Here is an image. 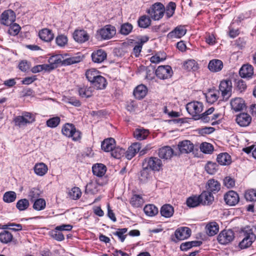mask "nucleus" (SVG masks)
Wrapping results in <instances>:
<instances>
[{"instance_id":"nucleus-1","label":"nucleus","mask_w":256,"mask_h":256,"mask_svg":"<svg viewBox=\"0 0 256 256\" xmlns=\"http://www.w3.org/2000/svg\"><path fill=\"white\" fill-rule=\"evenodd\" d=\"M242 231L244 238L240 242L239 246L241 249H244L252 245L256 240V236L252 228L250 226H246Z\"/></svg>"},{"instance_id":"nucleus-2","label":"nucleus","mask_w":256,"mask_h":256,"mask_svg":"<svg viewBox=\"0 0 256 256\" xmlns=\"http://www.w3.org/2000/svg\"><path fill=\"white\" fill-rule=\"evenodd\" d=\"M203 108V104L198 101L189 102L186 105L188 112L194 120H200V114L202 111Z\"/></svg>"},{"instance_id":"nucleus-3","label":"nucleus","mask_w":256,"mask_h":256,"mask_svg":"<svg viewBox=\"0 0 256 256\" xmlns=\"http://www.w3.org/2000/svg\"><path fill=\"white\" fill-rule=\"evenodd\" d=\"M62 132L64 136L72 138V140L76 141L81 138V133L77 130L73 124L67 123L62 127Z\"/></svg>"},{"instance_id":"nucleus-4","label":"nucleus","mask_w":256,"mask_h":256,"mask_svg":"<svg viewBox=\"0 0 256 256\" xmlns=\"http://www.w3.org/2000/svg\"><path fill=\"white\" fill-rule=\"evenodd\" d=\"M146 12L154 20H159L164 16V7L160 2H157L146 10Z\"/></svg>"},{"instance_id":"nucleus-5","label":"nucleus","mask_w":256,"mask_h":256,"mask_svg":"<svg viewBox=\"0 0 256 256\" xmlns=\"http://www.w3.org/2000/svg\"><path fill=\"white\" fill-rule=\"evenodd\" d=\"M219 90L221 92L223 100H226L232 96V82L230 80L221 81L219 86Z\"/></svg>"},{"instance_id":"nucleus-6","label":"nucleus","mask_w":256,"mask_h":256,"mask_svg":"<svg viewBox=\"0 0 256 256\" xmlns=\"http://www.w3.org/2000/svg\"><path fill=\"white\" fill-rule=\"evenodd\" d=\"M146 164V166L150 170L154 171H160L162 167V160L154 156H151L144 159V162H143V166Z\"/></svg>"},{"instance_id":"nucleus-7","label":"nucleus","mask_w":256,"mask_h":256,"mask_svg":"<svg viewBox=\"0 0 256 256\" xmlns=\"http://www.w3.org/2000/svg\"><path fill=\"white\" fill-rule=\"evenodd\" d=\"M234 238V234L231 230H224L222 231L218 236V240L222 244H226L232 242Z\"/></svg>"},{"instance_id":"nucleus-8","label":"nucleus","mask_w":256,"mask_h":256,"mask_svg":"<svg viewBox=\"0 0 256 256\" xmlns=\"http://www.w3.org/2000/svg\"><path fill=\"white\" fill-rule=\"evenodd\" d=\"M16 20V14L11 10L4 11L1 14L0 22L4 26H8Z\"/></svg>"},{"instance_id":"nucleus-9","label":"nucleus","mask_w":256,"mask_h":256,"mask_svg":"<svg viewBox=\"0 0 256 256\" xmlns=\"http://www.w3.org/2000/svg\"><path fill=\"white\" fill-rule=\"evenodd\" d=\"M172 74V68L168 65L159 66L156 70V74L160 79L164 80L170 78Z\"/></svg>"},{"instance_id":"nucleus-10","label":"nucleus","mask_w":256,"mask_h":256,"mask_svg":"<svg viewBox=\"0 0 256 256\" xmlns=\"http://www.w3.org/2000/svg\"><path fill=\"white\" fill-rule=\"evenodd\" d=\"M194 144L188 140H184L178 142L176 149L178 150V154H188L194 150Z\"/></svg>"},{"instance_id":"nucleus-11","label":"nucleus","mask_w":256,"mask_h":256,"mask_svg":"<svg viewBox=\"0 0 256 256\" xmlns=\"http://www.w3.org/2000/svg\"><path fill=\"white\" fill-rule=\"evenodd\" d=\"M224 200L227 204L232 206L238 202L240 198L236 192L230 190L224 194Z\"/></svg>"},{"instance_id":"nucleus-12","label":"nucleus","mask_w":256,"mask_h":256,"mask_svg":"<svg viewBox=\"0 0 256 256\" xmlns=\"http://www.w3.org/2000/svg\"><path fill=\"white\" fill-rule=\"evenodd\" d=\"M191 230L188 227H180L176 229L174 235L178 240H182L188 238L191 235Z\"/></svg>"},{"instance_id":"nucleus-13","label":"nucleus","mask_w":256,"mask_h":256,"mask_svg":"<svg viewBox=\"0 0 256 256\" xmlns=\"http://www.w3.org/2000/svg\"><path fill=\"white\" fill-rule=\"evenodd\" d=\"M107 54L102 49L94 50L91 54L92 62L100 64L106 58Z\"/></svg>"},{"instance_id":"nucleus-14","label":"nucleus","mask_w":256,"mask_h":256,"mask_svg":"<svg viewBox=\"0 0 256 256\" xmlns=\"http://www.w3.org/2000/svg\"><path fill=\"white\" fill-rule=\"evenodd\" d=\"M201 204L210 206L214 201L213 194L209 191L204 190L199 195Z\"/></svg>"},{"instance_id":"nucleus-15","label":"nucleus","mask_w":256,"mask_h":256,"mask_svg":"<svg viewBox=\"0 0 256 256\" xmlns=\"http://www.w3.org/2000/svg\"><path fill=\"white\" fill-rule=\"evenodd\" d=\"M73 38L75 41L78 43H84L89 40L90 36L88 32L84 30H76L73 34Z\"/></svg>"},{"instance_id":"nucleus-16","label":"nucleus","mask_w":256,"mask_h":256,"mask_svg":"<svg viewBox=\"0 0 256 256\" xmlns=\"http://www.w3.org/2000/svg\"><path fill=\"white\" fill-rule=\"evenodd\" d=\"M173 154H174V150L169 146H164L158 150V156L162 159H170Z\"/></svg>"},{"instance_id":"nucleus-17","label":"nucleus","mask_w":256,"mask_h":256,"mask_svg":"<svg viewBox=\"0 0 256 256\" xmlns=\"http://www.w3.org/2000/svg\"><path fill=\"white\" fill-rule=\"evenodd\" d=\"M111 25H106L97 31L96 38L99 40H106L111 37Z\"/></svg>"},{"instance_id":"nucleus-18","label":"nucleus","mask_w":256,"mask_h":256,"mask_svg":"<svg viewBox=\"0 0 256 256\" xmlns=\"http://www.w3.org/2000/svg\"><path fill=\"white\" fill-rule=\"evenodd\" d=\"M236 121L240 126H247L252 121V117L247 113H240L236 116Z\"/></svg>"},{"instance_id":"nucleus-19","label":"nucleus","mask_w":256,"mask_h":256,"mask_svg":"<svg viewBox=\"0 0 256 256\" xmlns=\"http://www.w3.org/2000/svg\"><path fill=\"white\" fill-rule=\"evenodd\" d=\"M186 30L184 26H176L173 30L168 34V38H181L186 34Z\"/></svg>"},{"instance_id":"nucleus-20","label":"nucleus","mask_w":256,"mask_h":256,"mask_svg":"<svg viewBox=\"0 0 256 256\" xmlns=\"http://www.w3.org/2000/svg\"><path fill=\"white\" fill-rule=\"evenodd\" d=\"M140 144L139 142H135L132 144L125 152L126 158L128 160H131L134 158L136 154L138 152L140 149Z\"/></svg>"},{"instance_id":"nucleus-21","label":"nucleus","mask_w":256,"mask_h":256,"mask_svg":"<svg viewBox=\"0 0 256 256\" xmlns=\"http://www.w3.org/2000/svg\"><path fill=\"white\" fill-rule=\"evenodd\" d=\"M40 38L46 42H50L54 38L52 30L48 28H43L39 32Z\"/></svg>"},{"instance_id":"nucleus-22","label":"nucleus","mask_w":256,"mask_h":256,"mask_svg":"<svg viewBox=\"0 0 256 256\" xmlns=\"http://www.w3.org/2000/svg\"><path fill=\"white\" fill-rule=\"evenodd\" d=\"M100 184L96 180H91L86 186L85 193L90 194H95L99 190Z\"/></svg>"},{"instance_id":"nucleus-23","label":"nucleus","mask_w":256,"mask_h":256,"mask_svg":"<svg viewBox=\"0 0 256 256\" xmlns=\"http://www.w3.org/2000/svg\"><path fill=\"white\" fill-rule=\"evenodd\" d=\"M239 73L242 78H250L254 74L253 67L250 64H244L240 68Z\"/></svg>"},{"instance_id":"nucleus-24","label":"nucleus","mask_w":256,"mask_h":256,"mask_svg":"<svg viewBox=\"0 0 256 256\" xmlns=\"http://www.w3.org/2000/svg\"><path fill=\"white\" fill-rule=\"evenodd\" d=\"M232 108L235 112H238L242 110L245 107L244 100L240 98H236L232 99L230 102Z\"/></svg>"},{"instance_id":"nucleus-25","label":"nucleus","mask_w":256,"mask_h":256,"mask_svg":"<svg viewBox=\"0 0 256 256\" xmlns=\"http://www.w3.org/2000/svg\"><path fill=\"white\" fill-rule=\"evenodd\" d=\"M106 171V167L102 164H96L92 167L94 175L98 177H102Z\"/></svg>"},{"instance_id":"nucleus-26","label":"nucleus","mask_w":256,"mask_h":256,"mask_svg":"<svg viewBox=\"0 0 256 256\" xmlns=\"http://www.w3.org/2000/svg\"><path fill=\"white\" fill-rule=\"evenodd\" d=\"M207 191L216 194L220 190V184L214 179L209 180L206 184Z\"/></svg>"},{"instance_id":"nucleus-27","label":"nucleus","mask_w":256,"mask_h":256,"mask_svg":"<svg viewBox=\"0 0 256 256\" xmlns=\"http://www.w3.org/2000/svg\"><path fill=\"white\" fill-rule=\"evenodd\" d=\"M147 88L143 84L137 86L134 90L133 94L134 97L138 100L143 98L146 94Z\"/></svg>"},{"instance_id":"nucleus-28","label":"nucleus","mask_w":256,"mask_h":256,"mask_svg":"<svg viewBox=\"0 0 256 256\" xmlns=\"http://www.w3.org/2000/svg\"><path fill=\"white\" fill-rule=\"evenodd\" d=\"M78 91L80 97L82 98H89L92 95L93 90L91 87L82 86H78Z\"/></svg>"},{"instance_id":"nucleus-29","label":"nucleus","mask_w":256,"mask_h":256,"mask_svg":"<svg viewBox=\"0 0 256 256\" xmlns=\"http://www.w3.org/2000/svg\"><path fill=\"white\" fill-rule=\"evenodd\" d=\"M162 216L169 218L172 217L174 213V208L170 204L163 205L160 210Z\"/></svg>"},{"instance_id":"nucleus-30","label":"nucleus","mask_w":256,"mask_h":256,"mask_svg":"<svg viewBox=\"0 0 256 256\" xmlns=\"http://www.w3.org/2000/svg\"><path fill=\"white\" fill-rule=\"evenodd\" d=\"M91 84L93 86L98 90L104 89L106 88L107 85L106 78L100 75L98 76Z\"/></svg>"},{"instance_id":"nucleus-31","label":"nucleus","mask_w":256,"mask_h":256,"mask_svg":"<svg viewBox=\"0 0 256 256\" xmlns=\"http://www.w3.org/2000/svg\"><path fill=\"white\" fill-rule=\"evenodd\" d=\"M208 68L211 72H219L223 68V63L220 60H213L210 62Z\"/></svg>"},{"instance_id":"nucleus-32","label":"nucleus","mask_w":256,"mask_h":256,"mask_svg":"<svg viewBox=\"0 0 256 256\" xmlns=\"http://www.w3.org/2000/svg\"><path fill=\"white\" fill-rule=\"evenodd\" d=\"M206 228L207 234L210 236H213L218 232L219 226L216 222H212L208 223Z\"/></svg>"},{"instance_id":"nucleus-33","label":"nucleus","mask_w":256,"mask_h":256,"mask_svg":"<svg viewBox=\"0 0 256 256\" xmlns=\"http://www.w3.org/2000/svg\"><path fill=\"white\" fill-rule=\"evenodd\" d=\"M49 62L54 68H57L58 66H64V57L60 54H56L50 56L49 58Z\"/></svg>"},{"instance_id":"nucleus-34","label":"nucleus","mask_w":256,"mask_h":256,"mask_svg":"<svg viewBox=\"0 0 256 256\" xmlns=\"http://www.w3.org/2000/svg\"><path fill=\"white\" fill-rule=\"evenodd\" d=\"M47 166L43 162L36 164L34 166V171L36 174L40 176H44L48 172Z\"/></svg>"},{"instance_id":"nucleus-35","label":"nucleus","mask_w":256,"mask_h":256,"mask_svg":"<svg viewBox=\"0 0 256 256\" xmlns=\"http://www.w3.org/2000/svg\"><path fill=\"white\" fill-rule=\"evenodd\" d=\"M142 197L139 194H134L131 198L130 203L133 207H142L144 204Z\"/></svg>"},{"instance_id":"nucleus-36","label":"nucleus","mask_w":256,"mask_h":256,"mask_svg":"<svg viewBox=\"0 0 256 256\" xmlns=\"http://www.w3.org/2000/svg\"><path fill=\"white\" fill-rule=\"evenodd\" d=\"M12 234L8 230H3L0 233V242L2 244H8L12 241Z\"/></svg>"},{"instance_id":"nucleus-37","label":"nucleus","mask_w":256,"mask_h":256,"mask_svg":"<svg viewBox=\"0 0 256 256\" xmlns=\"http://www.w3.org/2000/svg\"><path fill=\"white\" fill-rule=\"evenodd\" d=\"M217 162L221 165H228L231 163V156L228 153H222L217 156Z\"/></svg>"},{"instance_id":"nucleus-38","label":"nucleus","mask_w":256,"mask_h":256,"mask_svg":"<svg viewBox=\"0 0 256 256\" xmlns=\"http://www.w3.org/2000/svg\"><path fill=\"white\" fill-rule=\"evenodd\" d=\"M189 208H195L201 204L199 196L192 195L188 197L186 202Z\"/></svg>"},{"instance_id":"nucleus-39","label":"nucleus","mask_w":256,"mask_h":256,"mask_svg":"<svg viewBox=\"0 0 256 256\" xmlns=\"http://www.w3.org/2000/svg\"><path fill=\"white\" fill-rule=\"evenodd\" d=\"M202 244V242L199 240L186 242L180 244V249L182 251H186L192 247L200 246Z\"/></svg>"},{"instance_id":"nucleus-40","label":"nucleus","mask_w":256,"mask_h":256,"mask_svg":"<svg viewBox=\"0 0 256 256\" xmlns=\"http://www.w3.org/2000/svg\"><path fill=\"white\" fill-rule=\"evenodd\" d=\"M151 24V20L148 16L144 15L140 17L138 20V26L142 28H147Z\"/></svg>"},{"instance_id":"nucleus-41","label":"nucleus","mask_w":256,"mask_h":256,"mask_svg":"<svg viewBox=\"0 0 256 256\" xmlns=\"http://www.w3.org/2000/svg\"><path fill=\"white\" fill-rule=\"evenodd\" d=\"M150 178V170L146 166H144L142 170L140 172L139 179L142 182H146Z\"/></svg>"},{"instance_id":"nucleus-42","label":"nucleus","mask_w":256,"mask_h":256,"mask_svg":"<svg viewBox=\"0 0 256 256\" xmlns=\"http://www.w3.org/2000/svg\"><path fill=\"white\" fill-rule=\"evenodd\" d=\"M144 211V213L148 216H156L158 213V208L154 204L146 205Z\"/></svg>"},{"instance_id":"nucleus-43","label":"nucleus","mask_w":256,"mask_h":256,"mask_svg":"<svg viewBox=\"0 0 256 256\" xmlns=\"http://www.w3.org/2000/svg\"><path fill=\"white\" fill-rule=\"evenodd\" d=\"M100 76L99 71L94 68L89 69L86 72V76L88 80L92 83L98 76Z\"/></svg>"},{"instance_id":"nucleus-44","label":"nucleus","mask_w":256,"mask_h":256,"mask_svg":"<svg viewBox=\"0 0 256 256\" xmlns=\"http://www.w3.org/2000/svg\"><path fill=\"white\" fill-rule=\"evenodd\" d=\"M116 144V141L113 138V146ZM125 154V150L120 146H113V158L120 159Z\"/></svg>"},{"instance_id":"nucleus-45","label":"nucleus","mask_w":256,"mask_h":256,"mask_svg":"<svg viewBox=\"0 0 256 256\" xmlns=\"http://www.w3.org/2000/svg\"><path fill=\"white\" fill-rule=\"evenodd\" d=\"M102 149L106 152H112V138H106L102 142L101 144ZM112 156V152H110Z\"/></svg>"},{"instance_id":"nucleus-46","label":"nucleus","mask_w":256,"mask_h":256,"mask_svg":"<svg viewBox=\"0 0 256 256\" xmlns=\"http://www.w3.org/2000/svg\"><path fill=\"white\" fill-rule=\"evenodd\" d=\"M184 69L190 70H196L198 68V65L196 61L194 60H190L186 61L184 64Z\"/></svg>"},{"instance_id":"nucleus-47","label":"nucleus","mask_w":256,"mask_h":256,"mask_svg":"<svg viewBox=\"0 0 256 256\" xmlns=\"http://www.w3.org/2000/svg\"><path fill=\"white\" fill-rule=\"evenodd\" d=\"M133 28L132 25L128 22L123 24L120 26V33L124 36H127L130 34Z\"/></svg>"},{"instance_id":"nucleus-48","label":"nucleus","mask_w":256,"mask_h":256,"mask_svg":"<svg viewBox=\"0 0 256 256\" xmlns=\"http://www.w3.org/2000/svg\"><path fill=\"white\" fill-rule=\"evenodd\" d=\"M148 131L144 129H136L134 132V136L138 140L145 139L148 136Z\"/></svg>"},{"instance_id":"nucleus-49","label":"nucleus","mask_w":256,"mask_h":256,"mask_svg":"<svg viewBox=\"0 0 256 256\" xmlns=\"http://www.w3.org/2000/svg\"><path fill=\"white\" fill-rule=\"evenodd\" d=\"M82 60V58L80 56L70 57L64 59L62 64L64 66H68L78 63L81 62Z\"/></svg>"},{"instance_id":"nucleus-50","label":"nucleus","mask_w":256,"mask_h":256,"mask_svg":"<svg viewBox=\"0 0 256 256\" xmlns=\"http://www.w3.org/2000/svg\"><path fill=\"white\" fill-rule=\"evenodd\" d=\"M16 198V193L13 191H9L4 193L3 200L4 202L10 203L14 202Z\"/></svg>"},{"instance_id":"nucleus-51","label":"nucleus","mask_w":256,"mask_h":256,"mask_svg":"<svg viewBox=\"0 0 256 256\" xmlns=\"http://www.w3.org/2000/svg\"><path fill=\"white\" fill-rule=\"evenodd\" d=\"M205 170L210 174H214L218 170V166L216 162H208L205 166Z\"/></svg>"},{"instance_id":"nucleus-52","label":"nucleus","mask_w":256,"mask_h":256,"mask_svg":"<svg viewBox=\"0 0 256 256\" xmlns=\"http://www.w3.org/2000/svg\"><path fill=\"white\" fill-rule=\"evenodd\" d=\"M50 236L57 241H62L64 239V235L58 230H56L55 228L54 230L49 232Z\"/></svg>"},{"instance_id":"nucleus-53","label":"nucleus","mask_w":256,"mask_h":256,"mask_svg":"<svg viewBox=\"0 0 256 256\" xmlns=\"http://www.w3.org/2000/svg\"><path fill=\"white\" fill-rule=\"evenodd\" d=\"M33 208L36 210H41L46 208V201L43 198H38L34 201Z\"/></svg>"},{"instance_id":"nucleus-54","label":"nucleus","mask_w":256,"mask_h":256,"mask_svg":"<svg viewBox=\"0 0 256 256\" xmlns=\"http://www.w3.org/2000/svg\"><path fill=\"white\" fill-rule=\"evenodd\" d=\"M218 91H210L206 96V100L208 102L213 104L216 102L218 98Z\"/></svg>"},{"instance_id":"nucleus-55","label":"nucleus","mask_w":256,"mask_h":256,"mask_svg":"<svg viewBox=\"0 0 256 256\" xmlns=\"http://www.w3.org/2000/svg\"><path fill=\"white\" fill-rule=\"evenodd\" d=\"M3 228L10 229L14 232H18L22 230V226L19 224L8 222L7 224L3 226Z\"/></svg>"},{"instance_id":"nucleus-56","label":"nucleus","mask_w":256,"mask_h":256,"mask_svg":"<svg viewBox=\"0 0 256 256\" xmlns=\"http://www.w3.org/2000/svg\"><path fill=\"white\" fill-rule=\"evenodd\" d=\"M8 26H10V27L8 30V33L12 36H16L18 35L21 29L20 26L16 23L13 22L12 24L9 25Z\"/></svg>"},{"instance_id":"nucleus-57","label":"nucleus","mask_w":256,"mask_h":256,"mask_svg":"<svg viewBox=\"0 0 256 256\" xmlns=\"http://www.w3.org/2000/svg\"><path fill=\"white\" fill-rule=\"evenodd\" d=\"M28 200L26 198L21 199L16 203V207L20 211L26 210L29 206Z\"/></svg>"},{"instance_id":"nucleus-58","label":"nucleus","mask_w":256,"mask_h":256,"mask_svg":"<svg viewBox=\"0 0 256 256\" xmlns=\"http://www.w3.org/2000/svg\"><path fill=\"white\" fill-rule=\"evenodd\" d=\"M244 198L247 201H256V189L247 190L245 192Z\"/></svg>"},{"instance_id":"nucleus-59","label":"nucleus","mask_w":256,"mask_h":256,"mask_svg":"<svg viewBox=\"0 0 256 256\" xmlns=\"http://www.w3.org/2000/svg\"><path fill=\"white\" fill-rule=\"evenodd\" d=\"M82 194L80 189L78 187H74L68 192V196L73 200L80 198Z\"/></svg>"},{"instance_id":"nucleus-60","label":"nucleus","mask_w":256,"mask_h":256,"mask_svg":"<svg viewBox=\"0 0 256 256\" xmlns=\"http://www.w3.org/2000/svg\"><path fill=\"white\" fill-rule=\"evenodd\" d=\"M200 148V150L205 154H210L214 150L212 145L206 142H202Z\"/></svg>"},{"instance_id":"nucleus-61","label":"nucleus","mask_w":256,"mask_h":256,"mask_svg":"<svg viewBox=\"0 0 256 256\" xmlns=\"http://www.w3.org/2000/svg\"><path fill=\"white\" fill-rule=\"evenodd\" d=\"M56 42L59 46H64L67 44L68 38L64 34L58 35L56 38Z\"/></svg>"},{"instance_id":"nucleus-62","label":"nucleus","mask_w":256,"mask_h":256,"mask_svg":"<svg viewBox=\"0 0 256 256\" xmlns=\"http://www.w3.org/2000/svg\"><path fill=\"white\" fill-rule=\"evenodd\" d=\"M40 196V190L36 188H32L30 191L28 197L30 200L34 202V200L39 198Z\"/></svg>"},{"instance_id":"nucleus-63","label":"nucleus","mask_w":256,"mask_h":256,"mask_svg":"<svg viewBox=\"0 0 256 256\" xmlns=\"http://www.w3.org/2000/svg\"><path fill=\"white\" fill-rule=\"evenodd\" d=\"M60 118L58 116L50 118L46 121V125L50 128H56L60 122Z\"/></svg>"},{"instance_id":"nucleus-64","label":"nucleus","mask_w":256,"mask_h":256,"mask_svg":"<svg viewBox=\"0 0 256 256\" xmlns=\"http://www.w3.org/2000/svg\"><path fill=\"white\" fill-rule=\"evenodd\" d=\"M15 125L19 127H22L26 126L28 124L26 123V120L22 116H16L14 120Z\"/></svg>"}]
</instances>
